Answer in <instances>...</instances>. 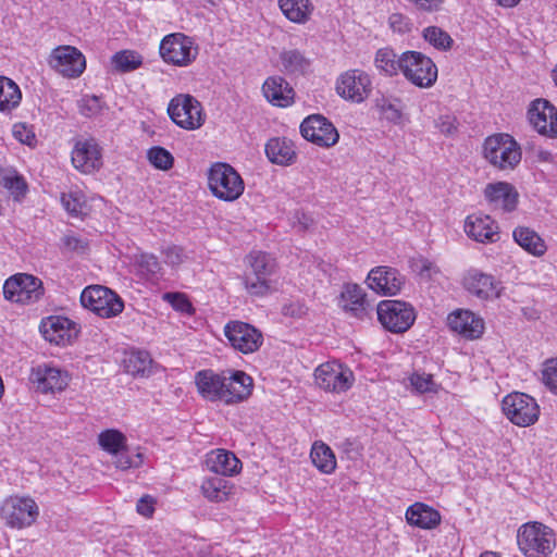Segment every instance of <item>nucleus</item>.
<instances>
[{"instance_id": "8fccbe9b", "label": "nucleus", "mask_w": 557, "mask_h": 557, "mask_svg": "<svg viewBox=\"0 0 557 557\" xmlns=\"http://www.w3.org/2000/svg\"><path fill=\"white\" fill-rule=\"evenodd\" d=\"M61 202L64 209L75 218L82 216L85 214L86 205L81 200L77 194H63L61 197Z\"/></svg>"}, {"instance_id": "20e7f679", "label": "nucleus", "mask_w": 557, "mask_h": 557, "mask_svg": "<svg viewBox=\"0 0 557 557\" xmlns=\"http://www.w3.org/2000/svg\"><path fill=\"white\" fill-rule=\"evenodd\" d=\"M39 506L30 496L13 495L0 505V518L11 529L22 530L33 525L39 517Z\"/></svg>"}, {"instance_id": "f3484780", "label": "nucleus", "mask_w": 557, "mask_h": 557, "mask_svg": "<svg viewBox=\"0 0 557 557\" xmlns=\"http://www.w3.org/2000/svg\"><path fill=\"white\" fill-rule=\"evenodd\" d=\"M528 115L541 135L557 137V109L548 100L539 98L532 101Z\"/></svg>"}, {"instance_id": "a211bd4d", "label": "nucleus", "mask_w": 557, "mask_h": 557, "mask_svg": "<svg viewBox=\"0 0 557 557\" xmlns=\"http://www.w3.org/2000/svg\"><path fill=\"white\" fill-rule=\"evenodd\" d=\"M368 286L377 294L394 296L405 284V276L398 270L389 267H376L367 277Z\"/></svg>"}, {"instance_id": "e2e57ef3", "label": "nucleus", "mask_w": 557, "mask_h": 557, "mask_svg": "<svg viewBox=\"0 0 557 557\" xmlns=\"http://www.w3.org/2000/svg\"><path fill=\"white\" fill-rule=\"evenodd\" d=\"M182 252L183 249L177 246H169L164 249L163 253L165 257V262L170 264H178L182 262Z\"/></svg>"}, {"instance_id": "864d4df0", "label": "nucleus", "mask_w": 557, "mask_h": 557, "mask_svg": "<svg viewBox=\"0 0 557 557\" xmlns=\"http://www.w3.org/2000/svg\"><path fill=\"white\" fill-rule=\"evenodd\" d=\"M79 111L85 116H92L101 111V101L97 96H86L79 101Z\"/></svg>"}, {"instance_id": "de8ad7c7", "label": "nucleus", "mask_w": 557, "mask_h": 557, "mask_svg": "<svg viewBox=\"0 0 557 557\" xmlns=\"http://www.w3.org/2000/svg\"><path fill=\"white\" fill-rule=\"evenodd\" d=\"M149 162L159 170H170L173 166L174 158L170 151L160 146L151 147L147 151Z\"/></svg>"}, {"instance_id": "79ce46f5", "label": "nucleus", "mask_w": 557, "mask_h": 557, "mask_svg": "<svg viewBox=\"0 0 557 557\" xmlns=\"http://www.w3.org/2000/svg\"><path fill=\"white\" fill-rule=\"evenodd\" d=\"M403 54H397L389 48L380 49L375 55L376 67L386 75L393 76L403 71Z\"/></svg>"}, {"instance_id": "cd10ccee", "label": "nucleus", "mask_w": 557, "mask_h": 557, "mask_svg": "<svg viewBox=\"0 0 557 557\" xmlns=\"http://www.w3.org/2000/svg\"><path fill=\"white\" fill-rule=\"evenodd\" d=\"M405 516L408 524L423 530L435 529L442 520L436 509L420 502L410 505Z\"/></svg>"}, {"instance_id": "4c0bfd02", "label": "nucleus", "mask_w": 557, "mask_h": 557, "mask_svg": "<svg viewBox=\"0 0 557 557\" xmlns=\"http://www.w3.org/2000/svg\"><path fill=\"white\" fill-rule=\"evenodd\" d=\"M278 4L283 14L298 24L306 23L314 9L310 0H278Z\"/></svg>"}, {"instance_id": "b1692460", "label": "nucleus", "mask_w": 557, "mask_h": 557, "mask_svg": "<svg viewBox=\"0 0 557 557\" xmlns=\"http://www.w3.org/2000/svg\"><path fill=\"white\" fill-rule=\"evenodd\" d=\"M484 196L494 209H502L505 212L513 211L518 205V191L506 182L487 184Z\"/></svg>"}, {"instance_id": "ddd939ff", "label": "nucleus", "mask_w": 557, "mask_h": 557, "mask_svg": "<svg viewBox=\"0 0 557 557\" xmlns=\"http://www.w3.org/2000/svg\"><path fill=\"white\" fill-rule=\"evenodd\" d=\"M224 334L232 347L243 354L256 351L263 342L259 330L242 321L228 322L224 327Z\"/></svg>"}, {"instance_id": "338daca9", "label": "nucleus", "mask_w": 557, "mask_h": 557, "mask_svg": "<svg viewBox=\"0 0 557 557\" xmlns=\"http://www.w3.org/2000/svg\"><path fill=\"white\" fill-rule=\"evenodd\" d=\"M497 3L504 8H513L516 7L521 0H496Z\"/></svg>"}, {"instance_id": "4be33fe9", "label": "nucleus", "mask_w": 557, "mask_h": 557, "mask_svg": "<svg viewBox=\"0 0 557 557\" xmlns=\"http://www.w3.org/2000/svg\"><path fill=\"white\" fill-rule=\"evenodd\" d=\"M72 163L83 173H92L101 166L100 148L94 139L79 140L72 150Z\"/></svg>"}, {"instance_id": "393cba45", "label": "nucleus", "mask_w": 557, "mask_h": 557, "mask_svg": "<svg viewBox=\"0 0 557 557\" xmlns=\"http://www.w3.org/2000/svg\"><path fill=\"white\" fill-rule=\"evenodd\" d=\"M502 408L507 418H539L540 407L535 399L524 393L507 395L502 403Z\"/></svg>"}, {"instance_id": "49530a36", "label": "nucleus", "mask_w": 557, "mask_h": 557, "mask_svg": "<svg viewBox=\"0 0 557 557\" xmlns=\"http://www.w3.org/2000/svg\"><path fill=\"white\" fill-rule=\"evenodd\" d=\"M424 39L438 50H448L454 40L450 35L437 26H429L423 30Z\"/></svg>"}, {"instance_id": "412c9836", "label": "nucleus", "mask_w": 557, "mask_h": 557, "mask_svg": "<svg viewBox=\"0 0 557 557\" xmlns=\"http://www.w3.org/2000/svg\"><path fill=\"white\" fill-rule=\"evenodd\" d=\"M225 374V387H223L222 401L233 405L247 399L252 392V379L244 371H230Z\"/></svg>"}, {"instance_id": "2f4dec72", "label": "nucleus", "mask_w": 557, "mask_h": 557, "mask_svg": "<svg viewBox=\"0 0 557 557\" xmlns=\"http://www.w3.org/2000/svg\"><path fill=\"white\" fill-rule=\"evenodd\" d=\"M233 490V483L219 476H207L202 480L200 485L202 496L212 503L228 500Z\"/></svg>"}, {"instance_id": "13d9d810", "label": "nucleus", "mask_w": 557, "mask_h": 557, "mask_svg": "<svg viewBox=\"0 0 557 557\" xmlns=\"http://www.w3.org/2000/svg\"><path fill=\"white\" fill-rule=\"evenodd\" d=\"M63 246L70 250L75 252H84L87 248V242L83 238L74 236V235H65L62 238Z\"/></svg>"}, {"instance_id": "6ab92c4d", "label": "nucleus", "mask_w": 557, "mask_h": 557, "mask_svg": "<svg viewBox=\"0 0 557 557\" xmlns=\"http://www.w3.org/2000/svg\"><path fill=\"white\" fill-rule=\"evenodd\" d=\"M29 381L37 391L54 394L67 386V373L48 364H39L32 369Z\"/></svg>"}, {"instance_id": "f257e3e1", "label": "nucleus", "mask_w": 557, "mask_h": 557, "mask_svg": "<svg viewBox=\"0 0 557 557\" xmlns=\"http://www.w3.org/2000/svg\"><path fill=\"white\" fill-rule=\"evenodd\" d=\"M483 157L498 170H513L521 161V148L509 134H494L484 140Z\"/></svg>"}, {"instance_id": "58836bf2", "label": "nucleus", "mask_w": 557, "mask_h": 557, "mask_svg": "<svg viewBox=\"0 0 557 557\" xmlns=\"http://www.w3.org/2000/svg\"><path fill=\"white\" fill-rule=\"evenodd\" d=\"M0 185L8 189L14 200H22L28 186L24 177L11 168L0 169Z\"/></svg>"}, {"instance_id": "6e6552de", "label": "nucleus", "mask_w": 557, "mask_h": 557, "mask_svg": "<svg viewBox=\"0 0 557 557\" xmlns=\"http://www.w3.org/2000/svg\"><path fill=\"white\" fill-rule=\"evenodd\" d=\"M403 74L413 85L428 88L437 79V67L431 58L418 51L403 53Z\"/></svg>"}, {"instance_id": "e433bc0d", "label": "nucleus", "mask_w": 557, "mask_h": 557, "mask_svg": "<svg viewBox=\"0 0 557 557\" xmlns=\"http://www.w3.org/2000/svg\"><path fill=\"white\" fill-rule=\"evenodd\" d=\"M70 324L71 321L66 318L49 317L41 323L40 331L47 341L61 345L70 338Z\"/></svg>"}, {"instance_id": "a19ab883", "label": "nucleus", "mask_w": 557, "mask_h": 557, "mask_svg": "<svg viewBox=\"0 0 557 557\" xmlns=\"http://www.w3.org/2000/svg\"><path fill=\"white\" fill-rule=\"evenodd\" d=\"M125 370L134 376H148L152 372V359L146 350L132 351L124 359Z\"/></svg>"}, {"instance_id": "9d476101", "label": "nucleus", "mask_w": 557, "mask_h": 557, "mask_svg": "<svg viewBox=\"0 0 557 557\" xmlns=\"http://www.w3.org/2000/svg\"><path fill=\"white\" fill-rule=\"evenodd\" d=\"M3 295L10 301L32 304L44 295L42 282L34 275L17 273L4 282Z\"/></svg>"}, {"instance_id": "bb28decb", "label": "nucleus", "mask_w": 557, "mask_h": 557, "mask_svg": "<svg viewBox=\"0 0 557 557\" xmlns=\"http://www.w3.org/2000/svg\"><path fill=\"white\" fill-rule=\"evenodd\" d=\"M465 232L480 243H493L498 239V226L488 215H469L465 222Z\"/></svg>"}, {"instance_id": "69168bd1", "label": "nucleus", "mask_w": 557, "mask_h": 557, "mask_svg": "<svg viewBox=\"0 0 557 557\" xmlns=\"http://www.w3.org/2000/svg\"><path fill=\"white\" fill-rule=\"evenodd\" d=\"M297 219H298V223L301 227V230H307L311 226L312 224V219H310L309 216H307L305 213H301V218H299L297 215Z\"/></svg>"}, {"instance_id": "ea45409f", "label": "nucleus", "mask_w": 557, "mask_h": 557, "mask_svg": "<svg viewBox=\"0 0 557 557\" xmlns=\"http://www.w3.org/2000/svg\"><path fill=\"white\" fill-rule=\"evenodd\" d=\"M22 99L20 87L5 76H0V112L10 113Z\"/></svg>"}, {"instance_id": "37998d69", "label": "nucleus", "mask_w": 557, "mask_h": 557, "mask_svg": "<svg viewBox=\"0 0 557 557\" xmlns=\"http://www.w3.org/2000/svg\"><path fill=\"white\" fill-rule=\"evenodd\" d=\"M280 60L285 72L290 74H304L309 67V61L296 49L282 51Z\"/></svg>"}, {"instance_id": "7ed1b4c3", "label": "nucleus", "mask_w": 557, "mask_h": 557, "mask_svg": "<svg viewBox=\"0 0 557 557\" xmlns=\"http://www.w3.org/2000/svg\"><path fill=\"white\" fill-rule=\"evenodd\" d=\"M519 549L527 557H546L555 547V534L541 522H528L517 533Z\"/></svg>"}, {"instance_id": "774afa93", "label": "nucleus", "mask_w": 557, "mask_h": 557, "mask_svg": "<svg viewBox=\"0 0 557 557\" xmlns=\"http://www.w3.org/2000/svg\"><path fill=\"white\" fill-rule=\"evenodd\" d=\"M511 421L515 422V424H517L519 426L527 428V426L532 425L536 420H511Z\"/></svg>"}, {"instance_id": "0e129e2a", "label": "nucleus", "mask_w": 557, "mask_h": 557, "mask_svg": "<svg viewBox=\"0 0 557 557\" xmlns=\"http://www.w3.org/2000/svg\"><path fill=\"white\" fill-rule=\"evenodd\" d=\"M306 312V308L304 305L299 302H290L287 305H284L282 308V313L286 317L292 318H300Z\"/></svg>"}, {"instance_id": "72a5a7b5", "label": "nucleus", "mask_w": 557, "mask_h": 557, "mask_svg": "<svg viewBox=\"0 0 557 557\" xmlns=\"http://www.w3.org/2000/svg\"><path fill=\"white\" fill-rule=\"evenodd\" d=\"M342 297L345 301L344 308L351 311L359 319H363V317L368 315L369 310L372 309V305L367 300L364 292L356 284L347 285L342 293Z\"/></svg>"}, {"instance_id": "c03bdc74", "label": "nucleus", "mask_w": 557, "mask_h": 557, "mask_svg": "<svg viewBox=\"0 0 557 557\" xmlns=\"http://www.w3.org/2000/svg\"><path fill=\"white\" fill-rule=\"evenodd\" d=\"M112 64L121 73L137 70L143 64V57L133 50H122L113 54Z\"/></svg>"}, {"instance_id": "bf43d9fd", "label": "nucleus", "mask_w": 557, "mask_h": 557, "mask_svg": "<svg viewBox=\"0 0 557 557\" xmlns=\"http://www.w3.org/2000/svg\"><path fill=\"white\" fill-rule=\"evenodd\" d=\"M156 499L150 495L143 496L136 505V510L139 515L149 518L154 512Z\"/></svg>"}, {"instance_id": "7c9ffc66", "label": "nucleus", "mask_w": 557, "mask_h": 557, "mask_svg": "<svg viewBox=\"0 0 557 557\" xmlns=\"http://www.w3.org/2000/svg\"><path fill=\"white\" fill-rule=\"evenodd\" d=\"M198 392L208 400L222 401L223 387H225V372L214 373L212 370H202L196 374Z\"/></svg>"}, {"instance_id": "4468645a", "label": "nucleus", "mask_w": 557, "mask_h": 557, "mask_svg": "<svg viewBox=\"0 0 557 557\" xmlns=\"http://www.w3.org/2000/svg\"><path fill=\"white\" fill-rule=\"evenodd\" d=\"M300 133L305 139L320 147L334 146L339 138L334 125L320 114L306 117L300 124Z\"/></svg>"}, {"instance_id": "39448f33", "label": "nucleus", "mask_w": 557, "mask_h": 557, "mask_svg": "<svg viewBox=\"0 0 557 557\" xmlns=\"http://www.w3.org/2000/svg\"><path fill=\"white\" fill-rule=\"evenodd\" d=\"M211 193L224 201L238 199L244 191V181L236 170L227 163L213 164L208 173Z\"/></svg>"}, {"instance_id": "dca6fc26", "label": "nucleus", "mask_w": 557, "mask_h": 557, "mask_svg": "<svg viewBox=\"0 0 557 557\" xmlns=\"http://www.w3.org/2000/svg\"><path fill=\"white\" fill-rule=\"evenodd\" d=\"M50 65L66 77H78L86 67L82 52L72 46L55 48L50 57Z\"/></svg>"}, {"instance_id": "a18cd8bd", "label": "nucleus", "mask_w": 557, "mask_h": 557, "mask_svg": "<svg viewBox=\"0 0 557 557\" xmlns=\"http://www.w3.org/2000/svg\"><path fill=\"white\" fill-rule=\"evenodd\" d=\"M375 107L385 120L394 124H398L400 122L403 116V106L399 99L382 96L375 99Z\"/></svg>"}, {"instance_id": "4d7b16f0", "label": "nucleus", "mask_w": 557, "mask_h": 557, "mask_svg": "<svg viewBox=\"0 0 557 557\" xmlns=\"http://www.w3.org/2000/svg\"><path fill=\"white\" fill-rule=\"evenodd\" d=\"M411 385L419 393H426L432 391L433 381L431 375L414 373L410 377Z\"/></svg>"}, {"instance_id": "09e8293b", "label": "nucleus", "mask_w": 557, "mask_h": 557, "mask_svg": "<svg viewBox=\"0 0 557 557\" xmlns=\"http://www.w3.org/2000/svg\"><path fill=\"white\" fill-rule=\"evenodd\" d=\"M135 263L138 267L139 272L146 277L153 276L161 270V264L158 261V258L150 253H140L136 257Z\"/></svg>"}, {"instance_id": "f704fd0d", "label": "nucleus", "mask_w": 557, "mask_h": 557, "mask_svg": "<svg viewBox=\"0 0 557 557\" xmlns=\"http://www.w3.org/2000/svg\"><path fill=\"white\" fill-rule=\"evenodd\" d=\"M310 458L314 467L324 474H331L336 469V457L331 447L322 441L312 444Z\"/></svg>"}, {"instance_id": "680f3d73", "label": "nucleus", "mask_w": 557, "mask_h": 557, "mask_svg": "<svg viewBox=\"0 0 557 557\" xmlns=\"http://www.w3.org/2000/svg\"><path fill=\"white\" fill-rule=\"evenodd\" d=\"M441 133L451 135L457 132L458 122L456 117L450 115L441 116L436 123Z\"/></svg>"}, {"instance_id": "603ef678", "label": "nucleus", "mask_w": 557, "mask_h": 557, "mask_svg": "<svg viewBox=\"0 0 557 557\" xmlns=\"http://www.w3.org/2000/svg\"><path fill=\"white\" fill-rule=\"evenodd\" d=\"M163 298L168 300L171 306L182 313L193 314L194 308L188 298L181 293H166Z\"/></svg>"}, {"instance_id": "c85d7f7f", "label": "nucleus", "mask_w": 557, "mask_h": 557, "mask_svg": "<svg viewBox=\"0 0 557 557\" xmlns=\"http://www.w3.org/2000/svg\"><path fill=\"white\" fill-rule=\"evenodd\" d=\"M462 284L470 294L475 295L480 299L498 296L494 277L479 270H469L463 276Z\"/></svg>"}, {"instance_id": "1a4fd4ad", "label": "nucleus", "mask_w": 557, "mask_h": 557, "mask_svg": "<svg viewBox=\"0 0 557 557\" xmlns=\"http://www.w3.org/2000/svg\"><path fill=\"white\" fill-rule=\"evenodd\" d=\"M171 120L185 129H197L203 124L201 103L190 95H177L168 106Z\"/></svg>"}, {"instance_id": "c756f323", "label": "nucleus", "mask_w": 557, "mask_h": 557, "mask_svg": "<svg viewBox=\"0 0 557 557\" xmlns=\"http://www.w3.org/2000/svg\"><path fill=\"white\" fill-rule=\"evenodd\" d=\"M262 91L274 106L284 108L294 102L295 91L289 83L281 76L269 77L262 86Z\"/></svg>"}, {"instance_id": "423d86ee", "label": "nucleus", "mask_w": 557, "mask_h": 557, "mask_svg": "<svg viewBox=\"0 0 557 557\" xmlns=\"http://www.w3.org/2000/svg\"><path fill=\"white\" fill-rule=\"evenodd\" d=\"M83 307L95 312L101 318H113L119 315L124 309V301L113 290L101 285H91L81 294Z\"/></svg>"}, {"instance_id": "0eeeda50", "label": "nucleus", "mask_w": 557, "mask_h": 557, "mask_svg": "<svg viewBox=\"0 0 557 557\" xmlns=\"http://www.w3.org/2000/svg\"><path fill=\"white\" fill-rule=\"evenodd\" d=\"M379 321L392 333L408 331L416 320L413 307L400 300H383L377 305Z\"/></svg>"}, {"instance_id": "5fc2aeb1", "label": "nucleus", "mask_w": 557, "mask_h": 557, "mask_svg": "<svg viewBox=\"0 0 557 557\" xmlns=\"http://www.w3.org/2000/svg\"><path fill=\"white\" fill-rule=\"evenodd\" d=\"M13 136L22 144L28 146L33 145L36 138L34 132L23 123H17L13 126Z\"/></svg>"}, {"instance_id": "2eb2a0df", "label": "nucleus", "mask_w": 557, "mask_h": 557, "mask_svg": "<svg viewBox=\"0 0 557 557\" xmlns=\"http://www.w3.org/2000/svg\"><path fill=\"white\" fill-rule=\"evenodd\" d=\"M318 386L327 392L342 393L350 388L354 375L349 369L338 363H323L315 369Z\"/></svg>"}, {"instance_id": "a878e982", "label": "nucleus", "mask_w": 557, "mask_h": 557, "mask_svg": "<svg viewBox=\"0 0 557 557\" xmlns=\"http://www.w3.org/2000/svg\"><path fill=\"white\" fill-rule=\"evenodd\" d=\"M451 331L467 339L479 338L484 330L483 320L469 310H457L447 318Z\"/></svg>"}, {"instance_id": "473e14b6", "label": "nucleus", "mask_w": 557, "mask_h": 557, "mask_svg": "<svg viewBox=\"0 0 557 557\" xmlns=\"http://www.w3.org/2000/svg\"><path fill=\"white\" fill-rule=\"evenodd\" d=\"M265 154L272 163L288 165L294 162V145L286 138H271L265 145Z\"/></svg>"}, {"instance_id": "f03ea898", "label": "nucleus", "mask_w": 557, "mask_h": 557, "mask_svg": "<svg viewBox=\"0 0 557 557\" xmlns=\"http://www.w3.org/2000/svg\"><path fill=\"white\" fill-rule=\"evenodd\" d=\"M99 447L110 455L116 469L126 471L139 468L144 462L141 453H131L127 446L126 435L116 429H107L98 434Z\"/></svg>"}, {"instance_id": "aec40b11", "label": "nucleus", "mask_w": 557, "mask_h": 557, "mask_svg": "<svg viewBox=\"0 0 557 557\" xmlns=\"http://www.w3.org/2000/svg\"><path fill=\"white\" fill-rule=\"evenodd\" d=\"M371 81L367 73L351 70L344 73L337 81L336 90L342 97L361 102L370 91Z\"/></svg>"}, {"instance_id": "6e6d98bb", "label": "nucleus", "mask_w": 557, "mask_h": 557, "mask_svg": "<svg viewBox=\"0 0 557 557\" xmlns=\"http://www.w3.org/2000/svg\"><path fill=\"white\" fill-rule=\"evenodd\" d=\"M414 265L419 276L423 280H431L434 274L440 272L438 268L428 259H421Z\"/></svg>"}, {"instance_id": "5701e85b", "label": "nucleus", "mask_w": 557, "mask_h": 557, "mask_svg": "<svg viewBox=\"0 0 557 557\" xmlns=\"http://www.w3.org/2000/svg\"><path fill=\"white\" fill-rule=\"evenodd\" d=\"M206 468L215 474L234 476L242 471L243 465L237 456L227 449H212L206 455Z\"/></svg>"}, {"instance_id": "f8f14e48", "label": "nucleus", "mask_w": 557, "mask_h": 557, "mask_svg": "<svg viewBox=\"0 0 557 557\" xmlns=\"http://www.w3.org/2000/svg\"><path fill=\"white\" fill-rule=\"evenodd\" d=\"M160 55L166 63L186 66L196 59L197 49L193 47L189 37L181 34H170L160 42Z\"/></svg>"}, {"instance_id": "9b49d317", "label": "nucleus", "mask_w": 557, "mask_h": 557, "mask_svg": "<svg viewBox=\"0 0 557 557\" xmlns=\"http://www.w3.org/2000/svg\"><path fill=\"white\" fill-rule=\"evenodd\" d=\"M252 272L245 276V287L252 296H264L270 290L269 276L274 271L273 259L264 252L249 256Z\"/></svg>"}, {"instance_id": "c9c22d12", "label": "nucleus", "mask_w": 557, "mask_h": 557, "mask_svg": "<svg viewBox=\"0 0 557 557\" xmlns=\"http://www.w3.org/2000/svg\"><path fill=\"white\" fill-rule=\"evenodd\" d=\"M515 242L529 253L541 257L546 252V245L544 239L529 227H517L513 231Z\"/></svg>"}, {"instance_id": "3c124183", "label": "nucleus", "mask_w": 557, "mask_h": 557, "mask_svg": "<svg viewBox=\"0 0 557 557\" xmlns=\"http://www.w3.org/2000/svg\"><path fill=\"white\" fill-rule=\"evenodd\" d=\"M542 379L549 391L557 394V358L544 362Z\"/></svg>"}, {"instance_id": "052dcab7", "label": "nucleus", "mask_w": 557, "mask_h": 557, "mask_svg": "<svg viewBox=\"0 0 557 557\" xmlns=\"http://www.w3.org/2000/svg\"><path fill=\"white\" fill-rule=\"evenodd\" d=\"M388 24L394 32L407 33L410 30L409 20L400 13H393L388 17Z\"/></svg>"}]
</instances>
